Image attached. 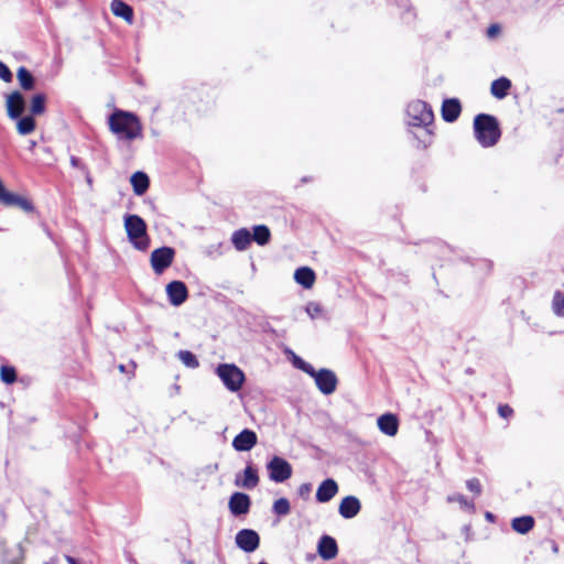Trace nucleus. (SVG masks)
I'll list each match as a JSON object with an SVG mask.
<instances>
[{
  "mask_svg": "<svg viewBox=\"0 0 564 564\" xmlns=\"http://www.w3.org/2000/svg\"><path fill=\"white\" fill-rule=\"evenodd\" d=\"M110 131L122 140H134L142 137V124L138 116L123 110H115L108 119Z\"/></svg>",
  "mask_w": 564,
  "mask_h": 564,
  "instance_id": "nucleus-1",
  "label": "nucleus"
},
{
  "mask_svg": "<svg viewBox=\"0 0 564 564\" xmlns=\"http://www.w3.org/2000/svg\"><path fill=\"white\" fill-rule=\"evenodd\" d=\"M474 133L476 140L484 148L495 145L501 135L498 120L487 113H479L474 119Z\"/></svg>",
  "mask_w": 564,
  "mask_h": 564,
  "instance_id": "nucleus-2",
  "label": "nucleus"
},
{
  "mask_svg": "<svg viewBox=\"0 0 564 564\" xmlns=\"http://www.w3.org/2000/svg\"><path fill=\"white\" fill-rule=\"evenodd\" d=\"M124 229L130 243L140 251L150 247V238L147 232L145 221L138 215L124 216Z\"/></svg>",
  "mask_w": 564,
  "mask_h": 564,
  "instance_id": "nucleus-3",
  "label": "nucleus"
},
{
  "mask_svg": "<svg viewBox=\"0 0 564 564\" xmlns=\"http://www.w3.org/2000/svg\"><path fill=\"white\" fill-rule=\"evenodd\" d=\"M408 123L412 127L426 128L432 124L434 113L429 104L422 100H414L406 108Z\"/></svg>",
  "mask_w": 564,
  "mask_h": 564,
  "instance_id": "nucleus-4",
  "label": "nucleus"
},
{
  "mask_svg": "<svg viewBox=\"0 0 564 564\" xmlns=\"http://www.w3.org/2000/svg\"><path fill=\"white\" fill-rule=\"evenodd\" d=\"M216 373L231 392L239 391L245 382V373L234 364L218 365Z\"/></svg>",
  "mask_w": 564,
  "mask_h": 564,
  "instance_id": "nucleus-5",
  "label": "nucleus"
},
{
  "mask_svg": "<svg viewBox=\"0 0 564 564\" xmlns=\"http://www.w3.org/2000/svg\"><path fill=\"white\" fill-rule=\"evenodd\" d=\"M267 469L269 473V478L274 482H283L291 478L292 476V466L291 464L279 456H274L267 464Z\"/></svg>",
  "mask_w": 564,
  "mask_h": 564,
  "instance_id": "nucleus-6",
  "label": "nucleus"
},
{
  "mask_svg": "<svg viewBox=\"0 0 564 564\" xmlns=\"http://www.w3.org/2000/svg\"><path fill=\"white\" fill-rule=\"evenodd\" d=\"M0 204L7 207L15 206L25 213H33L35 210L33 203L28 197L7 191L1 180Z\"/></svg>",
  "mask_w": 564,
  "mask_h": 564,
  "instance_id": "nucleus-7",
  "label": "nucleus"
},
{
  "mask_svg": "<svg viewBox=\"0 0 564 564\" xmlns=\"http://www.w3.org/2000/svg\"><path fill=\"white\" fill-rule=\"evenodd\" d=\"M310 375V377L314 378L317 389L325 395L332 394L337 388V377L334 371L322 368L319 370H315Z\"/></svg>",
  "mask_w": 564,
  "mask_h": 564,
  "instance_id": "nucleus-8",
  "label": "nucleus"
},
{
  "mask_svg": "<svg viewBox=\"0 0 564 564\" xmlns=\"http://www.w3.org/2000/svg\"><path fill=\"white\" fill-rule=\"evenodd\" d=\"M175 251L171 247H161L152 251L150 262L153 271L161 274L173 262Z\"/></svg>",
  "mask_w": 564,
  "mask_h": 564,
  "instance_id": "nucleus-9",
  "label": "nucleus"
},
{
  "mask_svg": "<svg viewBox=\"0 0 564 564\" xmlns=\"http://www.w3.org/2000/svg\"><path fill=\"white\" fill-rule=\"evenodd\" d=\"M235 541L240 550L251 553L259 547L260 536L254 530L242 529L236 534Z\"/></svg>",
  "mask_w": 564,
  "mask_h": 564,
  "instance_id": "nucleus-10",
  "label": "nucleus"
},
{
  "mask_svg": "<svg viewBox=\"0 0 564 564\" xmlns=\"http://www.w3.org/2000/svg\"><path fill=\"white\" fill-rule=\"evenodd\" d=\"M166 294L170 303L174 306L183 304L188 296L187 288L182 281L170 282L166 285Z\"/></svg>",
  "mask_w": 564,
  "mask_h": 564,
  "instance_id": "nucleus-11",
  "label": "nucleus"
},
{
  "mask_svg": "<svg viewBox=\"0 0 564 564\" xmlns=\"http://www.w3.org/2000/svg\"><path fill=\"white\" fill-rule=\"evenodd\" d=\"M258 436L254 431L245 429L232 441V447L238 452H248L257 445Z\"/></svg>",
  "mask_w": 564,
  "mask_h": 564,
  "instance_id": "nucleus-12",
  "label": "nucleus"
},
{
  "mask_svg": "<svg viewBox=\"0 0 564 564\" xmlns=\"http://www.w3.org/2000/svg\"><path fill=\"white\" fill-rule=\"evenodd\" d=\"M228 506L234 516H242L249 512L251 500L247 494L235 492L231 495Z\"/></svg>",
  "mask_w": 564,
  "mask_h": 564,
  "instance_id": "nucleus-13",
  "label": "nucleus"
},
{
  "mask_svg": "<svg viewBox=\"0 0 564 564\" xmlns=\"http://www.w3.org/2000/svg\"><path fill=\"white\" fill-rule=\"evenodd\" d=\"M24 98L20 91H13L7 97V111L11 119H19L24 111Z\"/></svg>",
  "mask_w": 564,
  "mask_h": 564,
  "instance_id": "nucleus-14",
  "label": "nucleus"
},
{
  "mask_svg": "<svg viewBox=\"0 0 564 564\" xmlns=\"http://www.w3.org/2000/svg\"><path fill=\"white\" fill-rule=\"evenodd\" d=\"M317 551L319 556L325 561H330L335 558L338 553L336 540L329 535H323L319 539Z\"/></svg>",
  "mask_w": 564,
  "mask_h": 564,
  "instance_id": "nucleus-15",
  "label": "nucleus"
},
{
  "mask_svg": "<svg viewBox=\"0 0 564 564\" xmlns=\"http://www.w3.org/2000/svg\"><path fill=\"white\" fill-rule=\"evenodd\" d=\"M360 509L359 499L355 496H347L340 501L338 512L343 518L351 519L359 513Z\"/></svg>",
  "mask_w": 564,
  "mask_h": 564,
  "instance_id": "nucleus-16",
  "label": "nucleus"
},
{
  "mask_svg": "<svg viewBox=\"0 0 564 564\" xmlns=\"http://www.w3.org/2000/svg\"><path fill=\"white\" fill-rule=\"evenodd\" d=\"M377 425L383 434L394 436L399 430V420L395 414L386 413L378 417Z\"/></svg>",
  "mask_w": 564,
  "mask_h": 564,
  "instance_id": "nucleus-17",
  "label": "nucleus"
},
{
  "mask_svg": "<svg viewBox=\"0 0 564 564\" xmlns=\"http://www.w3.org/2000/svg\"><path fill=\"white\" fill-rule=\"evenodd\" d=\"M337 492V482L334 479L328 478L318 486L316 491V500L322 503L328 502L336 496Z\"/></svg>",
  "mask_w": 564,
  "mask_h": 564,
  "instance_id": "nucleus-18",
  "label": "nucleus"
},
{
  "mask_svg": "<svg viewBox=\"0 0 564 564\" xmlns=\"http://www.w3.org/2000/svg\"><path fill=\"white\" fill-rule=\"evenodd\" d=\"M462 106L458 99H446L442 106V117L446 122H454L458 119Z\"/></svg>",
  "mask_w": 564,
  "mask_h": 564,
  "instance_id": "nucleus-19",
  "label": "nucleus"
},
{
  "mask_svg": "<svg viewBox=\"0 0 564 564\" xmlns=\"http://www.w3.org/2000/svg\"><path fill=\"white\" fill-rule=\"evenodd\" d=\"M315 272L308 267H301L294 272L295 282L305 289H311L315 282Z\"/></svg>",
  "mask_w": 564,
  "mask_h": 564,
  "instance_id": "nucleus-20",
  "label": "nucleus"
},
{
  "mask_svg": "<svg viewBox=\"0 0 564 564\" xmlns=\"http://www.w3.org/2000/svg\"><path fill=\"white\" fill-rule=\"evenodd\" d=\"M111 12L119 18H122L126 22L132 23L133 10L132 8L122 0H112L110 4Z\"/></svg>",
  "mask_w": 564,
  "mask_h": 564,
  "instance_id": "nucleus-21",
  "label": "nucleus"
},
{
  "mask_svg": "<svg viewBox=\"0 0 564 564\" xmlns=\"http://www.w3.org/2000/svg\"><path fill=\"white\" fill-rule=\"evenodd\" d=\"M252 241L250 231L247 228H241L234 231L231 242L238 251L246 250Z\"/></svg>",
  "mask_w": 564,
  "mask_h": 564,
  "instance_id": "nucleus-22",
  "label": "nucleus"
},
{
  "mask_svg": "<svg viewBox=\"0 0 564 564\" xmlns=\"http://www.w3.org/2000/svg\"><path fill=\"white\" fill-rule=\"evenodd\" d=\"M259 484V476L256 468L248 465L243 470V479L240 481L236 479V485L246 489H253Z\"/></svg>",
  "mask_w": 564,
  "mask_h": 564,
  "instance_id": "nucleus-23",
  "label": "nucleus"
},
{
  "mask_svg": "<svg viewBox=\"0 0 564 564\" xmlns=\"http://www.w3.org/2000/svg\"><path fill=\"white\" fill-rule=\"evenodd\" d=\"M131 185L133 187V192L135 195H143L150 185V180L148 175L143 172H135L132 174L130 178Z\"/></svg>",
  "mask_w": 564,
  "mask_h": 564,
  "instance_id": "nucleus-24",
  "label": "nucleus"
},
{
  "mask_svg": "<svg viewBox=\"0 0 564 564\" xmlns=\"http://www.w3.org/2000/svg\"><path fill=\"white\" fill-rule=\"evenodd\" d=\"M511 82L507 77H500L491 83L490 93L494 97L502 99L508 95Z\"/></svg>",
  "mask_w": 564,
  "mask_h": 564,
  "instance_id": "nucleus-25",
  "label": "nucleus"
},
{
  "mask_svg": "<svg viewBox=\"0 0 564 564\" xmlns=\"http://www.w3.org/2000/svg\"><path fill=\"white\" fill-rule=\"evenodd\" d=\"M534 527V519L531 516H522L514 518L511 522V528L521 534H525Z\"/></svg>",
  "mask_w": 564,
  "mask_h": 564,
  "instance_id": "nucleus-26",
  "label": "nucleus"
},
{
  "mask_svg": "<svg viewBox=\"0 0 564 564\" xmlns=\"http://www.w3.org/2000/svg\"><path fill=\"white\" fill-rule=\"evenodd\" d=\"M252 229V240H254L258 245L264 246L270 241L271 232L265 225H258L254 226Z\"/></svg>",
  "mask_w": 564,
  "mask_h": 564,
  "instance_id": "nucleus-27",
  "label": "nucleus"
},
{
  "mask_svg": "<svg viewBox=\"0 0 564 564\" xmlns=\"http://www.w3.org/2000/svg\"><path fill=\"white\" fill-rule=\"evenodd\" d=\"M17 77H18V80L20 83V86L24 90L33 89V87H34V77L25 67L22 66V67H20L18 69Z\"/></svg>",
  "mask_w": 564,
  "mask_h": 564,
  "instance_id": "nucleus-28",
  "label": "nucleus"
},
{
  "mask_svg": "<svg viewBox=\"0 0 564 564\" xmlns=\"http://www.w3.org/2000/svg\"><path fill=\"white\" fill-rule=\"evenodd\" d=\"M18 132L22 135L30 134L35 129V120L31 116L20 118L17 124Z\"/></svg>",
  "mask_w": 564,
  "mask_h": 564,
  "instance_id": "nucleus-29",
  "label": "nucleus"
},
{
  "mask_svg": "<svg viewBox=\"0 0 564 564\" xmlns=\"http://www.w3.org/2000/svg\"><path fill=\"white\" fill-rule=\"evenodd\" d=\"M177 357L187 368L196 369L199 366L197 357L189 350H180Z\"/></svg>",
  "mask_w": 564,
  "mask_h": 564,
  "instance_id": "nucleus-30",
  "label": "nucleus"
},
{
  "mask_svg": "<svg viewBox=\"0 0 564 564\" xmlns=\"http://www.w3.org/2000/svg\"><path fill=\"white\" fill-rule=\"evenodd\" d=\"M448 502H458L460 508L468 511L474 512L475 511V503L470 500H468L465 496L460 494H454L447 497Z\"/></svg>",
  "mask_w": 564,
  "mask_h": 564,
  "instance_id": "nucleus-31",
  "label": "nucleus"
},
{
  "mask_svg": "<svg viewBox=\"0 0 564 564\" xmlns=\"http://www.w3.org/2000/svg\"><path fill=\"white\" fill-rule=\"evenodd\" d=\"M552 311L558 317H564V293L555 291L552 299Z\"/></svg>",
  "mask_w": 564,
  "mask_h": 564,
  "instance_id": "nucleus-32",
  "label": "nucleus"
},
{
  "mask_svg": "<svg viewBox=\"0 0 564 564\" xmlns=\"http://www.w3.org/2000/svg\"><path fill=\"white\" fill-rule=\"evenodd\" d=\"M272 509L278 516H286L291 511L290 501L286 498H280L274 501Z\"/></svg>",
  "mask_w": 564,
  "mask_h": 564,
  "instance_id": "nucleus-33",
  "label": "nucleus"
},
{
  "mask_svg": "<svg viewBox=\"0 0 564 564\" xmlns=\"http://www.w3.org/2000/svg\"><path fill=\"white\" fill-rule=\"evenodd\" d=\"M45 110V96L37 94L32 98L31 111L33 115H41Z\"/></svg>",
  "mask_w": 564,
  "mask_h": 564,
  "instance_id": "nucleus-34",
  "label": "nucleus"
},
{
  "mask_svg": "<svg viewBox=\"0 0 564 564\" xmlns=\"http://www.w3.org/2000/svg\"><path fill=\"white\" fill-rule=\"evenodd\" d=\"M0 377L3 382L8 384L13 383L17 380L15 369L10 366H2Z\"/></svg>",
  "mask_w": 564,
  "mask_h": 564,
  "instance_id": "nucleus-35",
  "label": "nucleus"
},
{
  "mask_svg": "<svg viewBox=\"0 0 564 564\" xmlns=\"http://www.w3.org/2000/svg\"><path fill=\"white\" fill-rule=\"evenodd\" d=\"M293 364L296 368L301 369L308 376L313 375L312 372H314V367L297 356L294 357Z\"/></svg>",
  "mask_w": 564,
  "mask_h": 564,
  "instance_id": "nucleus-36",
  "label": "nucleus"
},
{
  "mask_svg": "<svg viewBox=\"0 0 564 564\" xmlns=\"http://www.w3.org/2000/svg\"><path fill=\"white\" fill-rule=\"evenodd\" d=\"M305 312L311 318H316L322 313V306L317 302H308L305 306Z\"/></svg>",
  "mask_w": 564,
  "mask_h": 564,
  "instance_id": "nucleus-37",
  "label": "nucleus"
},
{
  "mask_svg": "<svg viewBox=\"0 0 564 564\" xmlns=\"http://www.w3.org/2000/svg\"><path fill=\"white\" fill-rule=\"evenodd\" d=\"M466 487L468 490L473 491L475 495L479 496L481 494V485L479 479L471 478L466 481Z\"/></svg>",
  "mask_w": 564,
  "mask_h": 564,
  "instance_id": "nucleus-38",
  "label": "nucleus"
},
{
  "mask_svg": "<svg viewBox=\"0 0 564 564\" xmlns=\"http://www.w3.org/2000/svg\"><path fill=\"white\" fill-rule=\"evenodd\" d=\"M0 78L6 82L10 83L12 80V73L9 69V67L0 61Z\"/></svg>",
  "mask_w": 564,
  "mask_h": 564,
  "instance_id": "nucleus-39",
  "label": "nucleus"
},
{
  "mask_svg": "<svg viewBox=\"0 0 564 564\" xmlns=\"http://www.w3.org/2000/svg\"><path fill=\"white\" fill-rule=\"evenodd\" d=\"M498 413L501 417L509 419L513 414V410L508 404H501L498 408Z\"/></svg>",
  "mask_w": 564,
  "mask_h": 564,
  "instance_id": "nucleus-40",
  "label": "nucleus"
},
{
  "mask_svg": "<svg viewBox=\"0 0 564 564\" xmlns=\"http://www.w3.org/2000/svg\"><path fill=\"white\" fill-rule=\"evenodd\" d=\"M500 32V28L498 24H491L488 29H487V35L489 37H494L495 35H497L498 33Z\"/></svg>",
  "mask_w": 564,
  "mask_h": 564,
  "instance_id": "nucleus-41",
  "label": "nucleus"
},
{
  "mask_svg": "<svg viewBox=\"0 0 564 564\" xmlns=\"http://www.w3.org/2000/svg\"><path fill=\"white\" fill-rule=\"evenodd\" d=\"M312 486L311 484H302L299 488L300 496L304 497L311 492Z\"/></svg>",
  "mask_w": 564,
  "mask_h": 564,
  "instance_id": "nucleus-42",
  "label": "nucleus"
},
{
  "mask_svg": "<svg viewBox=\"0 0 564 564\" xmlns=\"http://www.w3.org/2000/svg\"><path fill=\"white\" fill-rule=\"evenodd\" d=\"M79 162H80V161H79V159H78V158H76V156H70V164H72V166H74V167H78V166H79Z\"/></svg>",
  "mask_w": 564,
  "mask_h": 564,
  "instance_id": "nucleus-43",
  "label": "nucleus"
},
{
  "mask_svg": "<svg viewBox=\"0 0 564 564\" xmlns=\"http://www.w3.org/2000/svg\"><path fill=\"white\" fill-rule=\"evenodd\" d=\"M65 560L68 564H78L77 560L70 555H65Z\"/></svg>",
  "mask_w": 564,
  "mask_h": 564,
  "instance_id": "nucleus-44",
  "label": "nucleus"
},
{
  "mask_svg": "<svg viewBox=\"0 0 564 564\" xmlns=\"http://www.w3.org/2000/svg\"><path fill=\"white\" fill-rule=\"evenodd\" d=\"M485 517L490 522H494L495 520V516L491 512H486Z\"/></svg>",
  "mask_w": 564,
  "mask_h": 564,
  "instance_id": "nucleus-45",
  "label": "nucleus"
}]
</instances>
